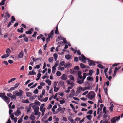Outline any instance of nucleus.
Returning <instances> with one entry per match:
<instances>
[{"label":"nucleus","instance_id":"15","mask_svg":"<svg viewBox=\"0 0 123 123\" xmlns=\"http://www.w3.org/2000/svg\"><path fill=\"white\" fill-rule=\"evenodd\" d=\"M46 108H40V110L42 112L41 115L43 116L44 115V113L46 110Z\"/></svg>","mask_w":123,"mask_h":123},{"label":"nucleus","instance_id":"4","mask_svg":"<svg viewBox=\"0 0 123 123\" xmlns=\"http://www.w3.org/2000/svg\"><path fill=\"white\" fill-rule=\"evenodd\" d=\"M24 108V107L23 106H20L18 107L17 108V111L15 112V114L17 117L18 116L21 114L20 110L23 109Z\"/></svg>","mask_w":123,"mask_h":123},{"label":"nucleus","instance_id":"41","mask_svg":"<svg viewBox=\"0 0 123 123\" xmlns=\"http://www.w3.org/2000/svg\"><path fill=\"white\" fill-rule=\"evenodd\" d=\"M16 79V78H13L9 80L8 81V82L9 83H11V82H13V81H14V80H15Z\"/></svg>","mask_w":123,"mask_h":123},{"label":"nucleus","instance_id":"1","mask_svg":"<svg viewBox=\"0 0 123 123\" xmlns=\"http://www.w3.org/2000/svg\"><path fill=\"white\" fill-rule=\"evenodd\" d=\"M83 78H78L77 79L76 82L79 84H80L84 83V80L86 76V73H84L83 74Z\"/></svg>","mask_w":123,"mask_h":123},{"label":"nucleus","instance_id":"18","mask_svg":"<svg viewBox=\"0 0 123 123\" xmlns=\"http://www.w3.org/2000/svg\"><path fill=\"white\" fill-rule=\"evenodd\" d=\"M80 86L78 87L77 88V90L76 92V94L78 95L79 93H80L81 90V88H80Z\"/></svg>","mask_w":123,"mask_h":123},{"label":"nucleus","instance_id":"44","mask_svg":"<svg viewBox=\"0 0 123 123\" xmlns=\"http://www.w3.org/2000/svg\"><path fill=\"white\" fill-rule=\"evenodd\" d=\"M26 96L28 97H30L32 95V93L30 92H27L26 93Z\"/></svg>","mask_w":123,"mask_h":123},{"label":"nucleus","instance_id":"48","mask_svg":"<svg viewBox=\"0 0 123 123\" xmlns=\"http://www.w3.org/2000/svg\"><path fill=\"white\" fill-rule=\"evenodd\" d=\"M60 102V104H63L65 102V101L64 99L62 100H60L59 101Z\"/></svg>","mask_w":123,"mask_h":123},{"label":"nucleus","instance_id":"47","mask_svg":"<svg viewBox=\"0 0 123 123\" xmlns=\"http://www.w3.org/2000/svg\"><path fill=\"white\" fill-rule=\"evenodd\" d=\"M80 66L82 68H86L85 65L82 63H80Z\"/></svg>","mask_w":123,"mask_h":123},{"label":"nucleus","instance_id":"25","mask_svg":"<svg viewBox=\"0 0 123 123\" xmlns=\"http://www.w3.org/2000/svg\"><path fill=\"white\" fill-rule=\"evenodd\" d=\"M68 76L70 79L72 81V82L74 81V76L71 75H69Z\"/></svg>","mask_w":123,"mask_h":123},{"label":"nucleus","instance_id":"51","mask_svg":"<svg viewBox=\"0 0 123 123\" xmlns=\"http://www.w3.org/2000/svg\"><path fill=\"white\" fill-rule=\"evenodd\" d=\"M87 119L89 120H90L92 118V116L91 115H89L86 116Z\"/></svg>","mask_w":123,"mask_h":123},{"label":"nucleus","instance_id":"56","mask_svg":"<svg viewBox=\"0 0 123 123\" xmlns=\"http://www.w3.org/2000/svg\"><path fill=\"white\" fill-rule=\"evenodd\" d=\"M33 92L35 94H37L38 93V90L37 88H36L34 90Z\"/></svg>","mask_w":123,"mask_h":123},{"label":"nucleus","instance_id":"7","mask_svg":"<svg viewBox=\"0 0 123 123\" xmlns=\"http://www.w3.org/2000/svg\"><path fill=\"white\" fill-rule=\"evenodd\" d=\"M79 59L80 61H82V62L84 63L87 60L84 55L83 54L81 55V57L80 56L79 57Z\"/></svg>","mask_w":123,"mask_h":123},{"label":"nucleus","instance_id":"58","mask_svg":"<svg viewBox=\"0 0 123 123\" xmlns=\"http://www.w3.org/2000/svg\"><path fill=\"white\" fill-rule=\"evenodd\" d=\"M57 83L58 82L56 81H55L54 82L53 85V87L54 88L56 87Z\"/></svg>","mask_w":123,"mask_h":123},{"label":"nucleus","instance_id":"59","mask_svg":"<svg viewBox=\"0 0 123 123\" xmlns=\"http://www.w3.org/2000/svg\"><path fill=\"white\" fill-rule=\"evenodd\" d=\"M121 68L120 67H119L118 68H117V67H116L115 68L114 72H116L117 71L119 70L120 68Z\"/></svg>","mask_w":123,"mask_h":123},{"label":"nucleus","instance_id":"34","mask_svg":"<svg viewBox=\"0 0 123 123\" xmlns=\"http://www.w3.org/2000/svg\"><path fill=\"white\" fill-rule=\"evenodd\" d=\"M35 112V113L34 114V115L38 116H39V117L40 116L41 114V113L40 112H39V111H36V112Z\"/></svg>","mask_w":123,"mask_h":123},{"label":"nucleus","instance_id":"49","mask_svg":"<svg viewBox=\"0 0 123 123\" xmlns=\"http://www.w3.org/2000/svg\"><path fill=\"white\" fill-rule=\"evenodd\" d=\"M15 21V19L14 16L12 17V19L11 20V22L12 23H13V21Z\"/></svg>","mask_w":123,"mask_h":123},{"label":"nucleus","instance_id":"17","mask_svg":"<svg viewBox=\"0 0 123 123\" xmlns=\"http://www.w3.org/2000/svg\"><path fill=\"white\" fill-rule=\"evenodd\" d=\"M88 64L89 66H91L92 65L94 66L95 65V63L94 61L92 60H90L88 61Z\"/></svg>","mask_w":123,"mask_h":123},{"label":"nucleus","instance_id":"22","mask_svg":"<svg viewBox=\"0 0 123 123\" xmlns=\"http://www.w3.org/2000/svg\"><path fill=\"white\" fill-rule=\"evenodd\" d=\"M36 73L35 72L34 70H32L31 71L29 72V73L28 75H36Z\"/></svg>","mask_w":123,"mask_h":123},{"label":"nucleus","instance_id":"46","mask_svg":"<svg viewBox=\"0 0 123 123\" xmlns=\"http://www.w3.org/2000/svg\"><path fill=\"white\" fill-rule=\"evenodd\" d=\"M16 95H12V96H11L10 98L11 99L13 100V99H16Z\"/></svg>","mask_w":123,"mask_h":123},{"label":"nucleus","instance_id":"45","mask_svg":"<svg viewBox=\"0 0 123 123\" xmlns=\"http://www.w3.org/2000/svg\"><path fill=\"white\" fill-rule=\"evenodd\" d=\"M114 107L113 105V104H112L111 105V106L109 107V109L111 112H112L113 111V107Z\"/></svg>","mask_w":123,"mask_h":123},{"label":"nucleus","instance_id":"28","mask_svg":"<svg viewBox=\"0 0 123 123\" xmlns=\"http://www.w3.org/2000/svg\"><path fill=\"white\" fill-rule=\"evenodd\" d=\"M6 54H9L11 52V51L9 48H7L6 51Z\"/></svg>","mask_w":123,"mask_h":123},{"label":"nucleus","instance_id":"32","mask_svg":"<svg viewBox=\"0 0 123 123\" xmlns=\"http://www.w3.org/2000/svg\"><path fill=\"white\" fill-rule=\"evenodd\" d=\"M45 82L47 83L49 85H50L51 84V81L49 80V79L46 80H45Z\"/></svg>","mask_w":123,"mask_h":123},{"label":"nucleus","instance_id":"10","mask_svg":"<svg viewBox=\"0 0 123 123\" xmlns=\"http://www.w3.org/2000/svg\"><path fill=\"white\" fill-rule=\"evenodd\" d=\"M67 75L65 74H63L60 77V79L62 80H65L67 78Z\"/></svg>","mask_w":123,"mask_h":123},{"label":"nucleus","instance_id":"26","mask_svg":"<svg viewBox=\"0 0 123 123\" xmlns=\"http://www.w3.org/2000/svg\"><path fill=\"white\" fill-rule=\"evenodd\" d=\"M80 88L81 89V90L83 91L86 90L89 88L88 87H82L81 86H80Z\"/></svg>","mask_w":123,"mask_h":123},{"label":"nucleus","instance_id":"62","mask_svg":"<svg viewBox=\"0 0 123 123\" xmlns=\"http://www.w3.org/2000/svg\"><path fill=\"white\" fill-rule=\"evenodd\" d=\"M52 105L50 104L47 107V109L48 110H50L52 107Z\"/></svg>","mask_w":123,"mask_h":123},{"label":"nucleus","instance_id":"19","mask_svg":"<svg viewBox=\"0 0 123 123\" xmlns=\"http://www.w3.org/2000/svg\"><path fill=\"white\" fill-rule=\"evenodd\" d=\"M72 66V64L69 63H68L65 64L64 65V67L65 68L67 67L69 68L71 67Z\"/></svg>","mask_w":123,"mask_h":123},{"label":"nucleus","instance_id":"27","mask_svg":"<svg viewBox=\"0 0 123 123\" xmlns=\"http://www.w3.org/2000/svg\"><path fill=\"white\" fill-rule=\"evenodd\" d=\"M22 102L23 103L27 104L29 103V101L28 99L26 100L23 99L22 100Z\"/></svg>","mask_w":123,"mask_h":123},{"label":"nucleus","instance_id":"50","mask_svg":"<svg viewBox=\"0 0 123 123\" xmlns=\"http://www.w3.org/2000/svg\"><path fill=\"white\" fill-rule=\"evenodd\" d=\"M65 58L67 60H69L70 58L71 57L69 55H65Z\"/></svg>","mask_w":123,"mask_h":123},{"label":"nucleus","instance_id":"2","mask_svg":"<svg viewBox=\"0 0 123 123\" xmlns=\"http://www.w3.org/2000/svg\"><path fill=\"white\" fill-rule=\"evenodd\" d=\"M95 94L94 92L93 91L90 92L87 95V96L88 98L90 100H92L95 98Z\"/></svg>","mask_w":123,"mask_h":123},{"label":"nucleus","instance_id":"57","mask_svg":"<svg viewBox=\"0 0 123 123\" xmlns=\"http://www.w3.org/2000/svg\"><path fill=\"white\" fill-rule=\"evenodd\" d=\"M56 74L58 76H60L61 74V73L59 71H57L56 73Z\"/></svg>","mask_w":123,"mask_h":123},{"label":"nucleus","instance_id":"31","mask_svg":"<svg viewBox=\"0 0 123 123\" xmlns=\"http://www.w3.org/2000/svg\"><path fill=\"white\" fill-rule=\"evenodd\" d=\"M55 34L56 35L59 34L57 25L55 28Z\"/></svg>","mask_w":123,"mask_h":123},{"label":"nucleus","instance_id":"64","mask_svg":"<svg viewBox=\"0 0 123 123\" xmlns=\"http://www.w3.org/2000/svg\"><path fill=\"white\" fill-rule=\"evenodd\" d=\"M7 95L9 97L11 98L12 96V94L10 93H8L7 94Z\"/></svg>","mask_w":123,"mask_h":123},{"label":"nucleus","instance_id":"54","mask_svg":"<svg viewBox=\"0 0 123 123\" xmlns=\"http://www.w3.org/2000/svg\"><path fill=\"white\" fill-rule=\"evenodd\" d=\"M54 58L55 60L56 61L58 57L57 55L56 54H54Z\"/></svg>","mask_w":123,"mask_h":123},{"label":"nucleus","instance_id":"39","mask_svg":"<svg viewBox=\"0 0 123 123\" xmlns=\"http://www.w3.org/2000/svg\"><path fill=\"white\" fill-rule=\"evenodd\" d=\"M71 87V86H70L68 87V90H66L65 92L66 93H69L70 92V89L72 88V87Z\"/></svg>","mask_w":123,"mask_h":123},{"label":"nucleus","instance_id":"60","mask_svg":"<svg viewBox=\"0 0 123 123\" xmlns=\"http://www.w3.org/2000/svg\"><path fill=\"white\" fill-rule=\"evenodd\" d=\"M35 103L37 105H41V103L37 101H36L35 102Z\"/></svg>","mask_w":123,"mask_h":123},{"label":"nucleus","instance_id":"42","mask_svg":"<svg viewBox=\"0 0 123 123\" xmlns=\"http://www.w3.org/2000/svg\"><path fill=\"white\" fill-rule=\"evenodd\" d=\"M58 69L59 70L63 71L64 70V68L63 67L59 66L58 67Z\"/></svg>","mask_w":123,"mask_h":123},{"label":"nucleus","instance_id":"38","mask_svg":"<svg viewBox=\"0 0 123 123\" xmlns=\"http://www.w3.org/2000/svg\"><path fill=\"white\" fill-rule=\"evenodd\" d=\"M24 28H21L20 29H18V31L20 33L23 32Z\"/></svg>","mask_w":123,"mask_h":123},{"label":"nucleus","instance_id":"23","mask_svg":"<svg viewBox=\"0 0 123 123\" xmlns=\"http://www.w3.org/2000/svg\"><path fill=\"white\" fill-rule=\"evenodd\" d=\"M68 120L72 123H75V122L74 121V120L71 117L69 116L68 117Z\"/></svg>","mask_w":123,"mask_h":123},{"label":"nucleus","instance_id":"53","mask_svg":"<svg viewBox=\"0 0 123 123\" xmlns=\"http://www.w3.org/2000/svg\"><path fill=\"white\" fill-rule=\"evenodd\" d=\"M63 39V37L62 36H60L58 37L57 38V40L58 41L62 40Z\"/></svg>","mask_w":123,"mask_h":123},{"label":"nucleus","instance_id":"29","mask_svg":"<svg viewBox=\"0 0 123 123\" xmlns=\"http://www.w3.org/2000/svg\"><path fill=\"white\" fill-rule=\"evenodd\" d=\"M81 72L80 71H78V78H81L83 77L81 75Z\"/></svg>","mask_w":123,"mask_h":123},{"label":"nucleus","instance_id":"6","mask_svg":"<svg viewBox=\"0 0 123 123\" xmlns=\"http://www.w3.org/2000/svg\"><path fill=\"white\" fill-rule=\"evenodd\" d=\"M5 18L4 19L5 20L4 22L6 23V22L7 21L8 18L10 17V15L8 11H7L5 14Z\"/></svg>","mask_w":123,"mask_h":123},{"label":"nucleus","instance_id":"8","mask_svg":"<svg viewBox=\"0 0 123 123\" xmlns=\"http://www.w3.org/2000/svg\"><path fill=\"white\" fill-rule=\"evenodd\" d=\"M2 99L5 101L7 104H8L10 101V99L6 96H4Z\"/></svg>","mask_w":123,"mask_h":123},{"label":"nucleus","instance_id":"16","mask_svg":"<svg viewBox=\"0 0 123 123\" xmlns=\"http://www.w3.org/2000/svg\"><path fill=\"white\" fill-rule=\"evenodd\" d=\"M32 108L34 110V112L39 111V108L38 106H33Z\"/></svg>","mask_w":123,"mask_h":123},{"label":"nucleus","instance_id":"52","mask_svg":"<svg viewBox=\"0 0 123 123\" xmlns=\"http://www.w3.org/2000/svg\"><path fill=\"white\" fill-rule=\"evenodd\" d=\"M54 91L55 92H57L59 89V88L58 87H55L54 88Z\"/></svg>","mask_w":123,"mask_h":123},{"label":"nucleus","instance_id":"12","mask_svg":"<svg viewBox=\"0 0 123 123\" xmlns=\"http://www.w3.org/2000/svg\"><path fill=\"white\" fill-rule=\"evenodd\" d=\"M74 82H72V81H70L69 80H67V84H68L69 85H71V87L73 86L74 85V83H73Z\"/></svg>","mask_w":123,"mask_h":123},{"label":"nucleus","instance_id":"20","mask_svg":"<svg viewBox=\"0 0 123 123\" xmlns=\"http://www.w3.org/2000/svg\"><path fill=\"white\" fill-rule=\"evenodd\" d=\"M37 95H34L30 97L29 98V99L31 101H32L34 99H35Z\"/></svg>","mask_w":123,"mask_h":123},{"label":"nucleus","instance_id":"21","mask_svg":"<svg viewBox=\"0 0 123 123\" xmlns=\"http://www.w3.org/2000/svg\"><path fill=\"white\" fill-rule=\"evenodd\" d=\"M86 80L88 81H93L94 80V79L92 77L89 76L87 78Z\"/></svg>","mask_w":123,"mask_h":123},{"label":"nucleus","instance_id":"35","mask_svg":"<svg viewBox=\"0 0 123 123\" xmlns=\"http://www.w3.org/2000/svg\"><path fill=\"white\" fill-rule=\"evenodd\" d=\"M16 88L14 86L11 87L9 89L7 90V91L8 92H11L12 91L15 90Z\"/></svg>","mask_w":123,"mask_h":123},{"label":"nucleus","instance_id":"36","mask_svg":"<svg viewBox=\"0 0 123 123\" xmlns=\"http://www.w3.org/2000/svg\"><path fill=\"white\" fill-rule=\"evenodd\" d=\"M5 93L4 92L1 93H0V97H1V98L2 99L4 96H5Z\"/></svg>","mask_w":123,"mask_h":123},{"label":"nucleus","instance_id":"24","mask_svg":"<svg viewBox=\"0 0 123 123\" xmlns=\"http://www.w3.org/2000/svg\"><path fill=\"white\" fill-rule=\"evenodd\" d=\"M30 119L33 120L35 119V116L33 115H31L29 117Z\"/></svg>","mask_w":123,"mask_h":123},{"label":"nucleus","instance_id":"55","mask_svg":"<svg viewBox=\"0 0 123 123\" xmlns=\"http://www.w3.org/2000/svg\"><path fill=\"white\" fill-rule=\"evenodd\" d=\"M104 91L105 92V94L106 95H108V93H107V91L108 89L107 88H105L104 87Z\"/></svg>","mask_w":123,"mask_h":123},{"label":"nucleus","instance_id":"33","mask_svg":"<svg viewBox=\"0 0 123 123\" xmlns=\"http://www.w3.org/2000/svg\"><path fill=\"white\" fill-rule=\"evenodd\" d=\"M37 75V78L36 79V81H38L39 80L41 76V74L40 73L38 74Z\"/></svg>","mask_w":123,"mask_h":123},{"label":"nucleus","instance_id":"14","mask_svg":"<svg viewBox=\"0 0 123 123\" xmlns=\"http://www.w3.org/2000/svg\"><path fill=\"white\" fill-rule=\"evenodd\" d=\"M75 92L74 89H72L71 91V93L69 95L70 98H71L74 95Z\"/></svg>","mask_w":123,"mask_h":123},{"label":"nucleus","instance_id":"11","mask_svg":"<svg viewBox=\"0 0 123 123\" xmlns=\"http://www.w3.org/2000/svg\"><path fill=\"white\" fill-rule=\"evenodd\" d=\"M58 85L60 86H63V88L65 87L64 82L62 80L60 81L58 83Z\"/></svg>","mask_w":123,"mask_h":123},{"label":"nucleus","instance_id":"43","mask_svg":"<svg viewBox=\"0 0 123 123\" xmlns=\"http://www.w3.org/2000/svg\"><path fill=\"white\" fill-rule=\"evenodd\" d=\"M49 62H52L53 61V57L49 58L48 59Z\"/></svg>","mask_w":123,"mask_h":123},{"label":"nucleus","instance_id":"9","mask_svg":"<svg viewBox=\"0 0 123 123\" xmlns=\"http://www.w3.org/2000/svg\"><path fill=\"white\" fill-rule=\"evenodd\" d=\"M19 92H18L16 93L15 95L16 96L21 97L23 96V91L22 90H19Z\"/></svg>","mask_w":123,"mask_h":123},{"label":"nucleus","instance_id":"5","mask_svg":"<svg viewBox=\"0 0 123 123\" xmlns=\"http://www.w3.org/2000/svg\"><path fill=\"white\" fill-rule=\"evenodd\" d=\"M120 116H119L118 117L116 116L113 117L111 119V123H116L117 121L118 122L120 120Z\"/></svg>","mask_w":123,"mask_h":123},{"label":"nucleus","instance_id":"63","mask_svg":"<svg viewBox=\"0 0 123 123\" xmlns=\"http://www.w3.org/2000/svg\"><path fill=\"white\" fill-rule=\"evenodd\" d=\"M92 110H89L87 112V114H92Z\"/></svg>","mask_w":123,"mask_h":123},{"label":"nucleus","instance_id":"3","mask_svg":"<svg viewBox=\"0 0 123 123\" xmlns=\"http://www.w3.org/2000/svg\"><path fill=\"white\" fill-rule=\"evenodd\" d=\"M54 30H52L50 33L48 34V37L46 38V43H48L50 41V38H53L54 36Z\"/></svg>","mask_w":123,"mask_h":123},{"label":"nucleus","instance_id":"13","mask_svg":"<svg viewBox=\"0 0 123 123\" xmlns=\"http://www.w3.org/2000/svg\"><path fill=\"white\" fill-rule=\"evenodd\" d=\"M24 52L23 51H21L18 55V57L19 58H22L24 56Z\"/></svg>","mask_w":123,"mask_h":123},{"label":"nucleus","instance_id":"40","mask_svg":"<svg viewBox=\"0 0 123 123\" xmlns=\"http://www.w3.org/2000/svg\"><path fill=\"white\" fill-rule=\"evenodd\" d=\"M97 66L98 67L102 69L103 68H105V67H104L102 65L100 64H99Z\"/></svg>","mask_w":123,"mask_h":123},{"label":"nucleus","instance_id":"37","mask_svg":"<svg viewBox=\"0 0 123 123\" xmlns=\"http://www.w3.org/2000/svg\"><path fill=\"white\" fill-rule=\"evenodd\" d=\"M65 62L64 61H62L61 62H60L59 64V65L60 66H63L65 65Z\"/></svg>","mask_w":123,"mask_h":123},{"label":"nucleus","instance_id":"30","mask_svg":"<svg viewBox=\"0 0 123 123\" xmlns=\"http://www.w3.org/2000/svg\"><path fill=\"white\" fill-rule=\"evenodd\" d=\"M9 56V54H5L3 55H2L1 57V58L3 59L4 58H6V57H8Z\"/></svg>","mask_w":123,"mask_h":123},{"label":"nucleus","instance_id":"61","mask_svg":"<svg viewBox=\"0 0 123 123\" xmlns=\"http://www.w3.org/2000/svg\"><path fill=\"white\" fill-rule=\"evenodd\" d=\"M43 36L42 34H41L37 37V39L38 40L40 38L43 37Z\"/></svg>","mask_w":123,"mask_h":123}]
</instances>
